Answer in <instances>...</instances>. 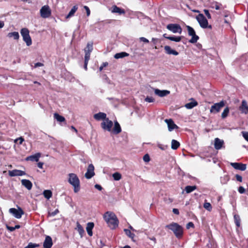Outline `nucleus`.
<instances>
[{
  "instance_id": "obj_18",
  "label": "nucleus",
  "mask_w": 248,
  "mask_h": 248,
  "mask_svg": "<svg viewBox=\"0 0 248 248\" xmlns=\"http://www.w3.org/2000/svg\"><path fill=\"white\" fill-rule=\"evenodd\" d=\"M53 242L51 237L48 235L46 236L43 243V247L45 248H51Z\"/></svg>"
},
{
  "instance_id": "obj_15",
  "label": "nucleus",
  "mask_w": 248,
  "mask_h": 248,
  "mask_svg": "<svg viewBox=\"0 0 248 248\" xmlns=\"http://www.w3.org/2000/svg\"><path fill=\"white\" fill-rule=\"evenodd\" d=\"M214 141V147L216 150H220L223 147L224 144L223 140L216 138L215 139Z\"/></svg>"
},
{
  "instance_id": "obj_58",
  "label": "nucleus",
  "mask_w": 248,
  "mask_h": 248,
  "mask_svg": "<svg viewBox=\"0 0 248 248\" xmlns=\"http://www.w3.org/2000/svg\"><path fill=\"white\" fill-rule=\"evenodd\" d=\"M59 212L58 209H56L54 212L49 213V214L51 216H54Z\"/></svg>"
},
{
  "instance_id": "obj_25",
  "label": "nucleus",
  "mask_w": 248,
  "mask_h": 248,
  "mask_svg": "<svg viewBox=\"0 0 248 248\" xmlns=\"http://www.w3.org/2000/svg\"><path fill=\"white\" fill-rule=\"evenodd\" d=\"M164 50L168 54H172L175 56L178 55V52L175 50L172 49L171 47L169 46H164Z\"/></svg>"
},
{
  "instance_id": "obj_37",
  "label": "nucleus",
  "mask_w": 248,
  "mask_h": 248,
  "mask_svg": "<svg viewBox=\"0 0 248 248\" xmlns=\"http://www.w3.org/2000/svg\"><path fill=\"white\" fill-rule=\"evenodd\" d=\"M44 197L47 200L49 199L52 196V193L50 190H45L43 192Z\"/></svg>"
},
{
  "instance_id": "obj_35",
  "label": "nucleus",
  "mask_w": 248,
  "mask_h": 248,
  "mask_svg": "<svg viewBox=\"0 0 248 248\" xmlns=\"http://www.w3.org/2000/svg\"><path fill=\"white\" fill-rule=\"evenodd\" d=\"M179 146H180V143L178 141H177L175 140H172L171 147L172 149L176 150L178 148V147Z\"/></svg>"
},
{
  "instance_id": "obj_64",
  "label": "nucleus",
  "mask_w": 248,
  "mask_h": 248,
  "mask_svg": "<svg viewBox=\"0 0 248 248\" xmlns=\"http://www.w3.org/2000/svg\"><path fill=\"white\" fill-rule=\"evenodd\" d=\"M43 163L42 162H39L37 164V166L38 167L40 168V169H42L43 168Z\"/></svg>"
},
{
  "instance_id": "obj_21",
  "label": "nucleus",
  "mask_w": 248,
  "mask_h": 248,
  "mask_svg": "<svg viewBox=\"0 0 248 248\" xmlns=\"http://www.w3.org/2000/svg\"><path fill=\"white\" fill-rule=\"evenodd\" d=\"M40 153H36L33 155H31L27 157L26 158V160L38 162L39 160V158H40Z\"/></svg>"
},
{
  "instance_id": "obj_31",
  "label": "nucleus",
  "mask_w": 248,
  "mask_h": 248,
  "mask_svg": "<svg viewBox=\"0 0 248 248\" xmlns=\"http://www.w3.org/2000/svg\"><path fill=\"white\" fill-rule=\"evenodd\" d=\"M76 229L78 231L79 234L81 237H82L84 233V230L82 226L79 224V222H77V228Z\"/></svg>"
},
{
  "instance_id": "obj_11",
  "label": "nucleus",
  "mask_w": 248,
  "mask_h": 248,
  "mask_svg": "<svg viewBox=\"0 0 248 248\" xmlns=\"http://www.w3.org/2000/svg\"><path fill=\"white\" fill-rule=\"evenodd\" d=\"M9 212L10 213L12 214L16 218L18 219L20 218L24 214L23 210L20 207H18L17 209L14 208H10Z\"/></svg>"
},
{
  "instance_id": "obj_16",
  "label": "nucleus",
  "mask_w": 248,
  "mask_h": 248,
  "mask_svg": "<svg viewBox=\"0 0 248 248\" xmlns=\"http://www.w3.org/2000/svg\"><path fill=\"white\" fill-rule=\"evenodd\" d=\"M231 165L235 169L244 171L246 170V165L241 163H231Z\"/></svg>"
},
{
  "instance_id": "obj_42",
  "label": "nucleus",
  "mask_w": 248,
  "mask_h": 248,
  "mask_svg": "<svg viewBox=\"0 0 248 248\" xmlns=\"http://www.w3.org/2000/svg\"><path fill=\"white\" fill-rule=\"evenodd\" d=\"M125 234L130 238L133 239L135 237V234L131 232V231L128 229H124Z\"/></svg>"
},
{
  "instance_id": "obj_49",
  "label": "nucleus",
  "mask_w": 248,
  "mask_h": 248,
  "mask_svg": "<svg viewBox=\"0 0 248 248\" xmlns=\"http://www.w3.org/2000/svg\"><path fill=\"white\" fill-rule=\"evenodd\" d=\"M194 225L193 223L192 222H188L186 224V228L187 229H189L190 228H194Z\"/></svg>"
},
{
  "instance_id": "obj_20",
  "label": "nucleus",
  "mask_w": 248,
  "mask_h": 248,
  "mask_svg": "<svg viewBox=\"0 0 248 248\" xmlns=\"http://www.w3.org/2000/svg\"><path fill=\"white\" fill-rule=\"evenodd\" d=\"M163 36L167 39H169L170 41H174L176 42H180L183 36H168V35L166 33H165L163 35Z\"/></svg>"
},
{
  "instance_id": "obj_40",
  "label": "nucleus",
  "mask_w": 248,
  "mask_h": 248,
  "mask_svg": "<svg viewBox=\"0 0 248 248\" xmlns=\"http://www.w3.org/2000/svg\"><path fill=\"white\" fill-rule=\"evenodd\" d=\"M113 179L116 181L120 180L122 178L121 174L119 172H115L112 175Z\"/></svg>"
},
{
  "instance_id": "obj_62",
  "label": "nucleus",
  "mask_w": 248,
  "mask_h": 248,
  "mask_svg": "<svg viewBox=\"0 0 248 248\" xmlns=\"http://www.w3.org/2000/svg\"><path fill=\"white\" fill-rule=\"evenodd\" d=\"M94 187L95 188H96L97 189L99 190H101L102 189V187L99 185H98V184H96L95 186H94Z\"/></svg>"
},
{
  "instance_id": "obj_50",
  "label": "nucleus",
  "mask_w": 248,
  "mask_h": 248,
  "mask_svg": "<svg viewBox=\"0 0 248 248\" xmlns=\"http://www.w3.org/2000/svg\"><path fill=\"white\" fill-rule=\"evenodd\" d=\"M203 11H204L205 15L207 17V18L208 19L211 18V16L210 14L209 13V11L208 10L204 9L203 10Z\"/></svg>"
},
{
  "instance_id": "obj_2",
  "label": "nucleus",
  "mask_w": 248,
  "mask_h": 248,
  "mask_svg": "<svg viewBox=\"0 0 248 248\" xmlns=\"http://www.w3.org/2000/svg\"><path fill=\"white\" fill-rule=\"evenodd\" d=\"M165 227L172 231L177 238H180L183 236V229L178 223L172 222L167 225Z\"/></svg>"
},
{
  "instance_id": "obj_51",
  "label": "nucleus",
  "mask_w": 248,
  "mask_h": 248,
  "mask_svg": "<svg viewBox=\"0 0 248 248\" xmlns=\"http://www.w3.org/2000/svg\"><path fill=\"white\" fill-rule=\"evenodd\" d=\"M108 65V62H103L102 65L99 67V71H101L103 68Z\"/></svg>"
},
{
  "instance_id": "obj_54",
  "label": "nucleus",
  "mask_w": 248,
  "mask_h": 248,
  "mask_svg": "<svg viewBox=\"0 0 248 248\" xmlns=\"http://www.w3.org/2000/svg\"><path fill=\"white\" fill-rule=\"evenodd\" d=\"M164 201L167 203H170L173 202V199L170 198H164Z\"/></svg>"
},
{
  "instance_id": "obj_48",
  "label": "nucleus",
  "mask_w": 248,
  "mask_h": 248,
  "mask_svg": "<svg viewBox=\"0 0 248 248\" xmlns=\"http://www.w3.org/2000/svg\"><path fill=\"white\" fill-rule=\"evenodd\" d=\"M143 160L145 162H148L150 160L149 155L148 154L145 155L143 156Z\"/></svg>"
},
{
  "instance_id": "obj_12",
  "label": "nucleus",
  "mask_w": 248,
  "mask_h": 248,
  "mask_svg": "<svg viewBox=\"0 0 248 248\" xmlns=\"http://www.w3.org/2000/svg\"><path fill=\"white\" fill-rule=\"evenodd\" d=\"M94 170L93 165L92 164H90L88 167L87 171L85 174V177L88 179L93 177L95 174Z\"/></svg>"
},
{
  "instance_id": "obj_60",
  "label": "nucleus",
  "mask_w": 248,
  "mask_h": 248,
  "mask_svg": "<svg viewBox=\"0 0 248 248\" xmlns=\"http://www.w3.org/2000/svg\"><path fill=\"white\" fill-rule=\"evenodd\" d=\"M43 65H44V64L41 62H37V63H35L34 67V68H36L38 67L43 66Z\"/></svg>"
},
{
  "instance_id": "obj_14",
  "label": "nucleus",
  "mask_w": 248,
  "mask_h": 248,
  "mask_svg": "<svg viewBox=\"0 0 248 248\" xmlns=\"http://www.w3.org/2000/svg\"><path fill=\"white\" fill-rule=\"evenodd\" d=\"M9 175L11 177L16 176H23L26 174L25 171L19 170H9L8 171Z\"/></svg>"
},
{
  "instance_id": "obj_13",
  "label": "nucleus",
  "mask_w": 248,
  "mask_h": 248,
  "mask_svg": "<svg viewBox=\"0 0 248 248\" xmlns=\"http://www.w3.org/2000/svg\"><path fill=\"white\" fill-rule=\"evenodd\" d=\"M165 122L168 125L169 131H171L174 129L178 128V126L174 124L172 119H165Z\"/></svg>"
},
{
  "instance_id": "obj_55",
  "label": "nucleus",
  "mask_w": 248,
  "mask_h": 248,
  "mask_svg": "<svg viewBox=\"0 0 248 248\" xmlns=\"http://www.w3.org/2000/svg\"><path fill=\"white\" fill-rule=\"evenodd\" d=\"M84 8L86 11L87 16H89L90 15V10L89 8L87 6H84Z\"/></svg>"
},
{
  "instance_id": "obj_27",
  "label": "nucleus",
  "mask_w": 248,
  "mask_h": 248,
  "mask_svg": "<svg viewBox=\"0 0 248 248\" xmlns=\"http://www.w3.org/2000/svg\"><path fill=\"white\" fill-rule=\"evenodd\" d=\"M122 131L120 125L117 121L114 122V127L112 131V133L114 134H118Z\"/></svg>"
},
{
  "instance_id": "obj_6",
  "label": "nucleus",
  "mask_w": 248,
  "mask_h": 248,
  "mask_svg": "<svg viewBox=\"0 0 248 248\" xmlns=\"http://www.w3.org/2000/svg\"><path fill=\"white\" fill-rule=\"evenodd\" d=\"M186 28L188 31V34L192 37V38L189 40V42L192 44L196 43L199 40V37L196 34V32L193 28L189 26H187Z\"/></svg>"
},
{
  "instance_id": "obj_61",
  "label": "nucleus",
  "mask_w": 248,
  "mask_h": 248,
  "mask_svg": "<svg viewBox=\"0 0 248 248\" xmlns=\"http://www.w3.org/2000/svg\"><path fill=\"white\" fill-rule=\"evenodd\" d=\"M16 141H19V143L20 144H21L23 142V141H24V139L22 137H20L18 139H17L16 140Z\"/></svg>"
},
{
  "instance_id": "obj_44",
  "label": "nucleus",
  "mask_w": 248,
  "mask_h": 248,
  "mask_svg": "<svg viewBox=\"0 0 248 248\" xmlns=\"http://www.w3.org/2000/svg\"><path fill=\"white\" fill-rule=\"evenodd\" d=\"M6 227H7V229L9 231H10V232H13L16 229H19L20 227V226L19 225H16L15 227H11V226H7Z\"/></svg>"
},
{
  "instance_id": "obj_4",
  "label": "nucleus",
  "mask_w": 248,
  "mask_h": 248,
  "mask_svg": "<svg viewBox=\"0 0 248 248\" xmlns=\"http://www.w3.org/2000/svg\"><path fill=\"white\" fill-rule=\"evenodd\" d=\"M197 20L199 23L201 28L203 29H212V26L208 25V22L206 17L202 14H199L196 17Z\"/></svg>"
},
{
  "instance_id": "obj_26",
  "label": "nucleus",
  "mask_w": 248,
  "mask_h": 248,
  "mask_svg": "<svg viewBox=\"0 0 248 248\" xmlns=\"http://www.w3.org/2000/svg\"><path fill=\"white\" fill-rule=\"evenodd\" d=\"M22 185L24 186L28 190H31L32 186L31 182L27 179H23L21 180Z\"/></svg>"
},
{
  "instance_id": "obj_59",
  "label": "nucleus",
  "mask_w": 248,
  "mask_h": 248,
  "mask_svg": "<svg viewBox=\"0 0 248 248\" xmlns=\"http://www.w3.org/2000/svg\"><path fill=\"white\" fill-rule=\"evenodd\" d=\"M235 177H236V179L237 181H239L240 182H241L242 181V177L240 175L236 174L235 175Z\"/></svg>"
},
{
  "instance_id": "obj_23",
  "label": "nucleus",
  "mask_w": 248,
  "mask_h": 248,
  "mask_svg": "<svg viewBox=\"0 0 248 248\" xmlns=\"http://www.w3.org/2000/svg\"><path fill=\"white\" fill-rule=\"evenodd\" d=\"M93 118L97 121H100L101 120L105 121V119H107L106 114L104 112H99L95 114L93 116Z\"/></svg>"
},
{
  "instance_id": "obj_32",
  "label": "nucleus",
  "mask_w": 248,
  "mask_h": 248,
  "mask_svg": "<svg viewBox=\"0 0 248 248\" xmlns=\"http://www.w3.org/2000/svg\"><path fill=\"white\" fill-rule=\"evenodd\" d=\"M198 105V103L196 101H193L186 104L185 105V107L187 109H191L193 108L194 107H196Z\"/></svg>"
},
{
  "instance_id": "obj_10",
  "label": "nucleus",
  "mask_w": 248,
  "mask_h": 248,
  "mask_svg": "<svg viewBox=\"0 0 248 248\" xmlns=\"http://www.w3.org/2000/svg\"><path fill=\"white\" fill-rule=\"evenodd\" d=\"M101 127L104 130L108 131H110L111 128L113 125V123L111 120H109L108 118L105 119V121L101 123Z\"/></svg>"
},
{
  "instance_id": "obj_24",
  "label": "nucleus",
  "mask_w": 248,
  "mask_h": 248,
  "mask_svg": "<svg viewBox=\"0 0 248 248\" xmlns=\"http://www.w3.org/2000/svg\"><path fill=\"white\" fill-rule=\"evenodd\" d=\"M111 12L113 13H118L119 15H122L125 14V11L124 9L120 8L117 7L116 5H113L112 7Z\"/></svg>"
},
{
  "instance_id": "obj_53",
  "label": "nucleus",
  "mask_w": 248,
  "mask_h": 248,
  "mask_svg": "<svg viewBox=\"0 0 248 248\" xmlns=\"http://www.w3.org/2000/svg\"><path fill=\"white\" fill-rule=\"evenodd\" d=\"M157 146H158V147L159 148H160L162 150H166L167 148V146L164 145H162V144H158L157 145Z\"/></svg>"
},
{
  "instance_id": "obj_56",
  "label": "nucleus",
  "mask_w": 248,
  "mask_h": 248,
  "mask_svg": "<svg viewBox=\"0 0 248 248\" xmlns=\"http://www.w3.org/2000/svg\"><path fill=\"white\" fill-rule=\"evenodd\" d=\"M238 191L240 193L243 194L245 192V189L244 187L241 186L238 188Z\"/></svg>"
},
{
  "instance_id": "obj_29",
  "label": "nucleus",
  "mask_w": 248,
  "mask_h": 248,
  "mask_svg": "<svg viewBox=\"0 0 248 248\" xmlns=\"http://www.w3.org/2000/svg\"><path fill=\"white\" fill-rule=\"evenodd\" d=\"M78 9V7L77 5L74 6L70 10V11L69 12V13H68V14L66 16V18H69L70 17L73 16L76 12L77 11Z\"/></svg>"
},
{
  "instance_id": "obj_8",
  "label": "nucleus",
  "mask_w": 248,
  "mask_h": 248,
  "mask_svg": "<svg viewBox=\"0 0 248 248\" xmlns=\"http://www.w3.org/2000/svg\"><path fill=\"white\" fill-rule=\"evenodd\" d=\"M167 29L174 33H181L182 29L181 26L177 24H169L167 26Z\"/></svg>"
},
{
  "instance_id": "obj_33",
  "label": "nucleus",
  "mask_w": 248,
  "mask_h": 248,
  "mask_svg": "<svg viewBox=\"0 0 248 248\" xmlns=\"http://www.w3.org/2000/svg\"><path fill=\"white\" fill-rule=\"evenodd\" d=\"M7 36L9 38H14L15 40H18L19 38V35L18 32L14 31L12 32H9Z\"/></svg>"
},
{
  "instance_id": "obj_45",
  "label": "nucleus",
  "mask_w": 248,
  "mask_h": 248,
  "mask_svg": "<svg viewBox=\"0 0 248 248\" xmlns=\"http://www.w3.org/2000/svg\"><path fill=\"white\" fill-rule=\"evenodd\" d=\"M221 4L220 3H218L217 2H215L212 3L211 7L212 8H215L216 10H219L220 8V6Z\"/></svg>"
},
{
  "instance_id": "obj_19",
  "label": "nucleus",
  "mask_w": 248,
  "mask_h": 248,
  "mask_svg": "<svg viewBox=\"0 0 248 248\" xmlns=\"http://www.w3.org/2000/svg\"><path fill=\"white\" fill-rule=\"evenodd\" d=\"M239 110L242 113L248 114V106L246 100H243L242 101L241 105L239 107Z\"/></svg>"
},
{
  "instance_id": "obj_38",
  "label": "nucleus",
  "mask_w": 248,
  "mask_h": 248,
  "mask_svg": "<svg viewBox=\"0 0 248 248\" xmlns=\"http://www.w3.org/2000/svg\"><path fill=\"white\" fill-rule=\"evenodd\" d=\"M234 222L237 226V227H239L240 226V222H241V219L240 217V216L238 215H234Z\"/></svg>"
},
{
  "instance_id": "obj_36",
  "label": "nucleus",
  "mask_w": 248,
  "mask_h": 248,
  "mask_svg": "<svg viewBox=\"0 0 248 248\" xmlns=\"http://www.w3.org/2000/svg\"><path fill=\"white\" fill-rule=\"evenodd\" d=\"M197 186H187L185 187V191L186 193H190L195 190Z\"/></svg>"
},
{
  "instance_id": "obj_1",
  "label": "nucleus",
  "mask_w": 248,
  "mask_h": 248,
  "mask_svg": "<svg viewBox=\"0 0 248 248\" xmlns=\"http://www.w3.org/2000/svg\"><path fill=\"white\" fill-rule=\"evenodd\" d=\"M104 218L111 229H115L118 227L119 220L113 212H107L104 215Z\"/></svg>"
},
{
  "instance_id": "obj_30",
  "label": "nucleus",
  "mask_w": 248,
  "mask_h": 248,
  "mask_svg": "<svg viewBox=\"0 0 248 248\" xmlns=\"http://www.w3.org/2000/svg\"><path fill=\"white\" fill-rule=\"evenodd\" d=\"M128 56H129L128 53L125 52H122L120 53H117L115 54L114 57L116 59H118L127 57Z\"/></svg>"
},
{
  "instance_id": "obj_41",
  "label": "nucleus",
  "mask_w": 248,
  "mask_h": 248,
  "mask_svg": "<svg viewBox=\"0 0 248 248\" xmlns=\"http://www.w3.org/2000/svg\"><path fill=\"white\" fill-rule=\"evenodd\" d=\"M229 112V108L228 107L226 108L221 114V117L222 118H225L228 115Z\"/></svg>"
},
{
  "instance_id": "obj_46",
  "label": "nucleus",
  "mask_w": 248,
  "mask_h": 248,
  "mask_svg": "<svg viewBox=\"0 0 248 248\" xmlns=\"http://www.w3.org/2000/svg\"><path fill=\"white\" fill-rule=\"evenodd\" d=\"M89 60H90V59H89V56L86 55V56L85 57L84 65V68L86 70H87V65H88V61Z\"/></svg>"
},
{
  "instance_id": "obj_9",
  "label": "nucleus",
  "mask_w": 248,
  "mask_h": 248,
  "mask_svg": "<svg viewBox=\"0 0 248 248\" xmlns=\"http://www.w3.org/2000/svg\"><path fill=\"white\" fill-rule=\"evenodd\" d=\"M225 105L224 102L221 101L219 103H215L214 105L212 106L210 108V112L217 113L218 112L220 109Z\"/></svg>"
},
{
  "instance_id": "obj_22",
  "label": "nucleus",
  "mask_w": 248,
  "mask_h": 248,
  "mask_svg": "<svg viewBox=\"0 0 248 248\" xmlns=\"http://www.w3.org/2000/svg\"><path fill=\"white\" fill-rule=\"evenodd\" d=\"M93 49V44L92 43H88L86 47L84 49L85 51V57L86 56V55L89 56V59L90 58V54Z\"/></svg>"
},
{
  "instance_id": "obj_43",
  "label": "nucleus",
  "mask_w": 248,
  "mask_h": 248,
  "mask_svg": "<svg viewBox=\"0 0 248 248\" xmlns=\"http://www.w3.org/2000/svg\"><path fill=\"white\" fill-rule=\"evenodd\" d=\"M203 207L209 211H211L212 209L211 204L209 202H204Z\"/></svg>"
},
{
  "instance_id": "obj_7",
  "label": "nucleus",
  "mask_w": 248,
  "mask_h": 248,
  "mask_svg": "<svg viewBox=\"0 0 248 248\" xmlns=\"http://www.w3.org/2000/svg\"><path fill=\"white\" fill-rule=\"evenodd\" d=\"M41 16L43 18H46L49 17L51 14V11L49 7L46 5L43 6L40 11Z\"/></svg>"
},
{
  "instance_id": "obj_17",
  "label": "nucleus",
  "mask_w": 248,
  "mask_h": 248,
  "mask_svg": "<svg viewBox=\"0 0 248 248\" xmlns=\"http://www.w3.org/2000/svg\"><path fill=\"white\" fill-rule=\"evenodd\" d=\"M153 90L154 91L155 93L159 97H164L167 96L170 93V92L168 90H160L158 89L154 88H153Z\"/></svg>"
},
{
  "instance_id": "obj_57",
  "label": "nucleus",
  "mask_w": 248,
  "mask_h": 248,
  "mask_svg": "<svg viewBox=\"0 0 248 248\" xmlns=\"http://www.w3.org/2000/svg\"><path fill=\"white\" fill-rule=\"evenodd\" d=\"M140 41H142V42H143L144 43H148L149 42V40L147 39H146V38L143 37H140Z\"/></svg>"
},
{
  "instance_id": "obj_3",
  "label": "nucleus",
  "mask_w": 248,
  "mask_h": 248,
  "mask_svg": "<svg viewBox=\"0 0 248 248\" xmlns=\"http://www.w3.org/2000/svg\"><path fill=\"white\" fill-rule=\"evenodd\" d=\"M68 182L74 187L75 193H78L80 190V181L77 175L73 173L68 174Z\"/></svg>"
},
{
  "instance_id": "obj_63",
  "label": "nucleus",
  "mask_w": 248,
  "mask_h": 248,
  "mask_svg": "<svg viewBox=\"0 0 248 248\" xmlns=\"http://www.w3.org/2000/svg\"><path fill=\"white\" fill-rule=\"evenodd\" d=\"M172 212L174 214L176 215H179V211L178 209L176 208H173L172 209Z\"/></svg>"
},
{
  "instance_id": "obj_47",
  "label": "nucleus",
  "mask_w": 248,
  "mask_h": 248,
  "mask_svg": "<svg viewBox=\"0 0 248 248\" xmlns=\"http://www.w3.org/2000/svg\"><path fill=\"white\" fill-rule=\"evenodd\" d=\"M145 101L147 102L152 103L155 101V99L152 97L147 96L145 99Z\"/></svg>"
},
{
  "instance_id": "obj_52",
  "label": "nucleus",
  "mask_w": 248,
  "mask_h": 248,
  "mask_svg": "<svg viewBox=\"0 0 248 248\" xmlns=\"http://www.w3.org/2000/svg\"><path fill=\"white\" fill-rule=\"evenodd\" d=\"M242 133L244 139L248 141V132L243 131Z\"/></svg>"
},
{
  "instance_id": "obj_5",
  "label": "nucleus",
  "mask_w": 248,
  "mask_h": 248,
  "mask_svg": "<svg viewBox=\"0 0 248 248\" xmlns=\"http://www.w3.org/2000/svg\"><path fill=\"white\" fill-rule=\"evenodd\" d=\"M20 33L27 46H30L32 44V41L29 34V30L27 28H23L21 30Z\"/></svg>"
},
{
  "instance_id": "obj_39",
  "label": "nucleus",
  "mask_w": 248,
  "mask_h": 248,
  "mask_svg": "<svg viewBox=\"0 0 248 248\" xmlns=\"http://www.w3.org/2000/svg\"><path fill=\"white\" fill-rule=\"evenodd\" d=\"M40 247V245L35 243H32L30 242L28 244V245L25 247L24 248H36Z\"/></svg>"
},
{
  "instance_id": "obj_28",
  "label": "nucleus",
  "mask_w": 248,
  "mask_h": 248,
  "mask_svg": "<svg viewBox=\"0 0 248 248\" xmlns=\"http://www.w3.org/2000/svg\"><path fill=\"white\" fill-rule=\"evenodd\" d=\"M94 227L93 222H88L87 224L86 231L88 235L90 236L93 235L92 230Z\"/></svg>"
},
{
  "instance_id": "obj_34",
  "label": "nucleus",
  "mask_w": 248,
  "mask_h": 248,
  "mask_svg": "<svg viewBox=\"0 0 248 248\" xmlns=\"http://www.w3.org/2000/svg\"><path fill=\"white\" fill-rule=\"evenodd\" d=\"M54 117L57 121L59 122H65V119L64 117L59 115V114L55 113L54 114Z\"/></svg>"
}]
</instances>
